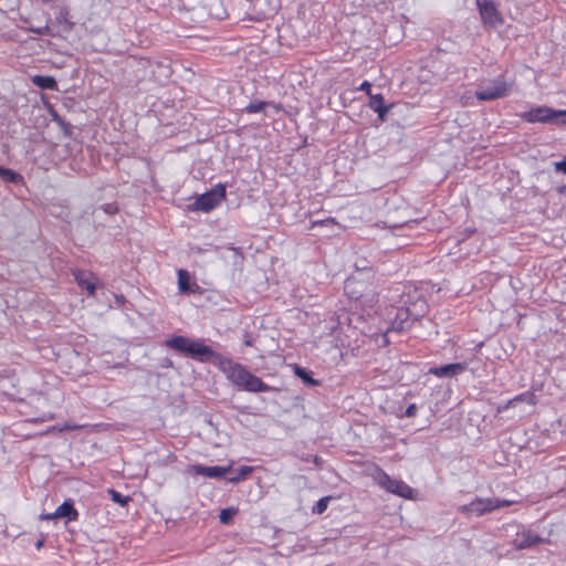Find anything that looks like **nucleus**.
Returning a JSON list of instances; mask_svg holds the SVG:
<instances>
[{
  "label": "nucleus",
  "instance_id": "1",
  "mask_svg": "<svg viewBox=\"0 0 566 566\" xmlns=\"http://www.w3.org/2000/svg\"><path fill=\"white\" fill-rule=\"evenodd\" d=\"M166 346L200 363H212L219 367L229 381L242 390L268 392L272 389L261 378L251 374L243 365L213 352L205 344L203 339H192L178 335L167 339Z\"/></svg>",
  "mask_w": 566,
  "mask_h": 566
},
{
  "label": "nucleus",
  "instance_id": "2",
  "mask_svg": "<svg viewBox=\"0 0 566 566\" xmlns=\"http://www.w3.org/2000/svg\"><path fill=\"white\" fill-rule=\"evenodd\" d=\"M514 87V80L504 74L484 78L478 86L475 96L479 101H494L507 96Z\"/></svg>",
  "mask_w": 566,
  "mask_h": 566
},
{
  "label": "nucleus",
  "instance_id": "3",
  "mask_svg": "<svg viewBox=\"0 0 566 566\" xmlns=\"http://www.w3.org/2000/svg\"><path fill=\"white\" fill-rule=\"evenodd\" d=\"M520 117L527 123L566 124V111H555L547 106L531 108Z\"/></svg>",
  "mask_w": 566,
  "mask_h": 566
},
{
  "label": "nucleus",
  "instance_id": "4",
  "mask_svg": "<svg viewBox=\"0 0 566 566\" xmlns=\"http://www.w3.org/2000/svg\"><path fill=\"white\" fill-rule=\"evenodd\" d=\"M513 502L507 500H500L496 497H476L471 503L461 506L459 510L469 515L481 516L490 513L496 509L510 506Z\"/></svg>",
  "mask_w": 566,
  "mask_h": 566
},
{
  "label": "nucleus",
  "instance_id": "5",
  "mask_svg": "<svg viewBox=\"0 0 566 566\" xmlns=\"http://www.w3.org/2000/svg\"><path fill=\"white\" fill-rule=\"evenodd\" d=\"M424 310L426 303L423 301H421L419 305L415 304L413 308H397L391 329L400 332L406 328H409L412 322L418 319L424 313Z\"/></svg>",
  "mask_w": 566,
  "mask_h": 566
},
{
  "label": "nucleus",
  "instance_id": "6",
  "mask_svg": "<svg viewBox=\"0 0 566 566\" xmlns=\"http://www.w3.org/2000/svg\"><path fill=\"white\" fill-rule=\"evenodd\" d=\"M226 198V188L218 185L210 191L196 198L191 205L192 210L209 212L214 209Z\"/></svg>",
  "mask_w": 566,
  "mask_h": 566
},
{
  "label": "nucleus",
  "instance_id": "7",
  "mask_svg": "<svg viewBox=\"0 0 566 566\" xmlns=\"http://www.w3.org/2000/svg\"><path fill=\"white\" fill-rule=\"evenodd\" d=\"M363 275V272H357L345 281L344 290L350 298L359 300L369 292H373V284L365 282Z\"/></svg>",
  "mask_w": 566,
  "mask_h": 566
},
{
  "label": "nucleus",
  "instance_id": "8",
  "mask_svg": "<svg viewBox=\"0 0 566 566\" xmlns=\"http://www.w3.org/2000/svg\"><path fill=\"white\" fill-rule=\"evenodd\" d=\"M378 483L388 492L403 499H412L413 490L401 480L392 479L384 471H379Z\"/></svg>",
  "mask_w": 566,
  "mask_h": 566
},
{
  "label": "nucleus",
  "instance_id": "9",
  "mask_svg": "<svg viewBox=\"0 0 566 566\" xmlns=\"http://www.w3.org/2000/svg\"><path fill=\"white\" fill-rule=\"evenodd\" d=\"M476 4L485 27L496 28L503 23V18L493 0H476Z\"/></svg>",
  "mask_w": 566,
  "mask_h": 566
},
{
  "label": "nucleus",
  "instance_id": "10",
  "mask_svg": "<svg viewBox=\"0 0 566 566\" xmlns=\"http://www.w3.org/2000/svg\"><path fill=\"white\" fill-rule=\"evenodd\" d=\"M192 471L196 474H199V475H202V476H206V478L220 479V478H224L227 475V473L231 472L232 468H231V465H228V467H219V465H216V467H205V465L198 464V465H193L192 467Z\"/></svg>",
  "mask_w": 566,
  "mask_h": 566
},
{
  "label": "nucleus",
  "instance_id": "11",
  "mask_svg": "<svg viewBox=\"0 0 566 566\" xmlns=\"http://www.w3.org/2000/svg\"><path fill=\"white\" fill-rule=\"evenodd\" d=\"M543 542V538L532 533L531 531H522L517 533L513 543L516 549H525Z\"/></svg>",
  "mask_w": 566,
  "mask_h": 566
},
{
  "label": "nucleus",
  "instance_id": "12",
  "mask_svg": "<svg viewBox=\"0 0 566 566\" xmlns=\"http://www.w3.org/2000/svg\"><path fill=\"white\" fill-rule=\"evenodd\" d=\"M467 369V365L462 363L448 364L440 367L430 368L429 373L438 377H450L458 375Z\"/></svg>",
  "mask_w": 566,
  "mask_h": 566
},
{
  "label": "nucleus",
  "instance_id": "13",
  "mask_svg": "<svg viewBox=\"0 0 566 566\" xmlns=\"http://www.w3.org/2000/svg\"><path fill=\"white\" fill-rule=\"evenodd\" d=\"M368 106L378 114V118L384 122L389 107L384 104V97L381 94H373L369 96Z\"/></svg>",
  "mask_w": 566,
  "mask_h": 566
},
{
  "label": "nucleus",
  "instance_id": "14",
  "mask_svg": "<svg viewBox=\"0 0 566 566\" xmlns=\"http://www.w3.org/2000/svg\"><path fill=\"white\" fill-rule=\"evenodd\" d=\"M272 108L275 113H279L282 111L281 104L274 103V102H265V101H258V102H251L248 104L244 108V111L249 114L253 113H261L265 112V108Z\"/></svg>",
  "mask_w": 566,
  "mask_h": 566
},
{
  "label": "nucleus",
  "instance_id": "15",
  "mask_svg": "<svg viewBox=\"0 0 566 566\" xmlns=\"http://www.w3.org/2000/svg\"><path fill=\"white\" fill-rule=\"evenodd\" d=\"M54 516H57V518L67 517L69 521H76L78 517V512L74 509V505L71 501H64L54 511Z\"/></svg>",
  "mask_w": 566,
  "mask_h": 566
},
{
  "label": "nucleus",
  "instance_id": "16",
  "mask_svg": "<svg viewBox=\"0 0 566 566\" xmlns=\"http://www.w3.org/2000/svg\"><path fill=\"white\" fill-rule=\"evenodd\" d=\"M74 277L78 286L88 291L91 295L95 293L96 286L92 281V274L83 271L74 272Z\"/></svg>",
  "mask_w": 566,
  "mask_h": 566
},
{
  "label": "nucleus",
  "instance_id": "17",
  "mask_svg": "<svg viewBox=\"0 0 566 566\" xmlns=\"http://www.w3.org/2000/svg\"><path fill=\"white\" fill-rule=\"evenodd\" d=\"M32 83L43 90L56 88V82L54 77L48 75H34L32 77Z\"/></svg>",
  "mask_w": 566,
  "mask_h": 566
},
{
  "label": "nucleus",
  "instance_id": "18",
  "mask_svg": "<svg viewBox=\"0 0 566 566\" xmlns=\"http://www.w3.org/2000/svg\"><path fill=\"white\" fill-rule=\"evenodd\" d=\"M517 402H525L527 405L534 406L537 402L536 395L533 391L520 394L513 399L509 400L507 407H514Z\"/></svg>",
  "mask_w": 566,
  "mask_h": 566
},
{
  "label": "nucleus",
  "instance_id": "19",
  "mask_svg": "<svg viewBox=\"0 0 566 566\" xmlns=\"http://www.w3.org/2000/svg\"><path fill=\"white\" fill-rule=\"evenodd\" d=\"M190 275L189 272L186 270H179L178 271V289L180 293H190Z\"/></svg>",
  "mask_w": 566,
  "mask_h": 566
},
{
  "label": "nucleus",
  "instance_id": "20",
  "mask_svg": "<svg viewBox=\"0 0 566 566\" xmlns=\"http://www.w3.org/2000/svg\"><path fill=\"white\" fill-rule=\"evenodd\" d=\"M0 178L3 181L11 184H20L22 181V176L15 172L12 169L0 167Z\"/></svg>",
  "mask_w": 566,
  "mask_h": 566
},
{
  "label": "nucleus",
  "instance_id": "21",
  "mask_svg": "<svg viewBox=\"0 0 566 566\" xmlns=\"http://www.w3.org/2000/svg\"><path fill=\"white\" fill-rule=\"evenodd\" d=\"M252 467H241L234 475L228 479V481L230 483H239L240 481L245 480L252 473Z\"/></svg>",
  "mask_w": 566,
  "mask_h": 566
},
{
  "label": "nucleus",
  "instance_id": "22",
  "mask_svg": "<svg viewBox=\"0 0 566 566\" xmlns=\"http://www.w3.org/2000/svg\"><path fill=\"white\" fill-rule=\"evenodd\" d=\"M237 510L233 507L223 509L220 512L219 518L222 524H229L233 516L235 515Z\"/></svg>",
  "mask_w": 566,
  "mask_h": 566
},
{
  "label": "nucleus",
  "instance_id": "23",
  "mask_svg": "<svg viewBox=\"0 0 566 566\" xmlns=\"http://www.w3.org/2000/svg\"><path fill=\"white\" fill-rule=\"evenodd\" d=\"M108 493H109L112 500L115 503L119 504L120 506H125L129 502V497L128 496H125L122 493H119V492H117V491H115L113 489L108 490Z\"/></svg>",
  "mask_w": 566,
  "mask_h": 566
},
{
  "label": "nucleus",
  "instance_id": "24",
  "mask_svg": "<svg viewBox=\"0 0 566 566\" xmlns=\"http://www.w3.org/2000/svg\"><path fill=\"white\" fill-rule=\"evenodd\" d=\"M329 501H331V496H325V497L319 499L317 501V503L315 504V506L313 507V513L323 514L326 511Z\"/></svg>",
  "mask_w": 566,
  "mask_h": 566
},
{
  "label": "nucleus",
  "instance_id": "25",
  "mask_svg": "<svg viewBox=\"0 0 566 566\" xmlns=\"http://www.w3.org/2000/svg\"><path fill=\"white\" fill-rule=\"evenodd\" d=\"M142 67L144 70H154V69H164V67H171L170 65L166 64L164 61H150L146 60L143 62Z\"/></svg>",
  "mask_w": 566,
  "mask_h": 566
},
{
  "label": "nucleus",
  "instance_id": "26",
  "mask_svg": "<svg viewBox=\"0 0 566 566\" xmlns=\"http://www.w3.org/2000/svg\"><path fill=\"white\" fill-rule=\"evenodd\" d=\"M295 373H296V375H297L301 379H303V381H304V382H306V384H308V385H317V384H318V381H317V380L313 379V378L310 376V374H308L305 369H303V368H301V367H296Z\"/></svg>",
  "mask_w": 566,
  "mask_h": 566
},
{
  "label": "nucleus",
  "instance_id": "27",
  "mask_svg": "<svg viewBox=\"0 0 566 566\" xmlns=\"http://www.w3.org/2000/svg\"><path fill=\"white\" fill-rule=\"evenodd\" d=\"M77 428H78V426H75V424H74V426H71V424H69V423H65L63 427H55V426H52V427L48 428V429L43 432V434H48V433L55 432V431H57V432H62L63 430H74V429H77Z\"/></svg>",
  "mask_w": 566,
  "mask_h": 566
},
{
  "label": "nucleus",
  "instance_id": "28",
  "mask_svg": "<svg viewBox=\"0 0 566 566\" xmlns=\"http://www.w3.org/2000/svg\"><path fill=\"white\" fill-rule=\"evenodd\" d=\"M31 31H33L34 33H36L39 35H48L50 33V28L46 24V25L41 27V28L31 29Z\"/></svg>",
  "mask_w": 566,
  "mask_h": 566
},
{
  "label": "nucleus",
  "instance_id": "29",
  "mask_svg": "<svg viewBox=\"0 0 566 566\" xmlns=\"http://www.w3.org/2000/svg\"><path fill=\"white\" fill-rule=\"evenodd\" d=\"M555 168L557 171L566 174V156L563 158V160L555 163Z\"/></svg>",
  "mask_w": 566,
  "mask_h": 566
},
{
  "label": "nucleus",
  "instance_id": "30",
  "mask_svg": "<svg viewBox=\"0 0 566 566\" xmlns=\"http://www.w3.org/2000/svg\"><path fill=\"white\" fill-rule=\"evenodd\" d=\"M370 87H371L370 83H369V82H367V81H365V82H363V83H361V85H360V87H359V88H360L361 91H365V92L370 96V95H373V94L370 93Z\"/></svg>",
  "mask_w": 566,
  "mask_h": 566
},
{
  "label": "nucleus",
  "instance_id": "31",
  "mask_svg": "<svg viewBox=\"0 0 566 566\" xmlns=\"http://www.w3.org/2000/svg\"><path fill=\"white\" fill-rule=\"evenodd\" d=\"M416 411H417V407L415 405H410L407 409H406V416L407 417H413L416 415Z\"/></svg>",
  "mask_w": 566,
  "mask_h": 566
},
{
  "label": "nucleus",
  "instance_id": "32",
  "mask_svg": "<svg viewBox=\"0 0 566 566\" xmlns=\"http://www.w3.org/2000/svg\"><path fill=\"white\" fill-rule=\"evenodd\" d=\"M40 518H41V520L50 521V520H55V518H57V516H54V512H53V513H48V514H41V515H40Z\"/></svg>",
  "mask_w": 566,
  "mask_h": 566
},
{
  "label": "nucleus",
  "instance_id": "33",
  "mask_svg": "<svg viewBox=\"0 0 566 566\" xmlns=\"http://www.w3.org/2000/svg\"><path fill=\"white\" fill-rule=\"evenodd\" d=\"M105 211H106L107 213H113V212L115 211V209H113L112 205H107V206L105 207Z\"/></svg>",
  "mask_w": 566,
  "mask_h": 566
},
{
  "label": "nucleus",
  "instance_id": "34",
  "mask_svg": "<svg viewBox=\"0 0 566 566\" xmlns=\"http://www.w3.org/2000/svg\"><path fill=\"white\" fill-rule=\"evenodd\" d=\"M44 544V541L43 539H39L36 543H35V548L36 549H40Z\"/></svg>",
  "mask_w": 566,
  "mask_h": 566
},
{
  "label": "nucleus",
  "instance_id": "35",
  "mask_svg": "<svg viewBox=\"0 0 566 566\" xmlns=\"http://www.w3.org/2000/svg\"><path fill=\"white\" fill-rule=\"evenodd\" d=\"M324 222H331L334 223V219H328L326 221L315 222L314 224L324 223Z\"/></svg>",
  "mask_w": 566,
  "mask_h": 566
},
{
  "label": "nucleus",
  "instance_id": "36",
  "mask_svg": "<svg viewBox=\"0 0 566 566\" xmlns=\"http://www.w3.org/2000/svg\"><path fill=\"white\" fill-rule=\"evenodd\" d=\"M244 345L245 346H251L252 345V340L251 339H245L244 340Z\"/></svg>",
  "mask_w": 566,
  "mask_h": 566
},
{
  "label": "nucleus",
  "instance_id": "37",
  "mask_svg": "<svg viewBox=\"0 0 566 566\" xmlns=\"http://www.w3.org/2000/svg\"><path fill=\"white\" fill-rule=\"evenodd\" d=\"M57 19H59L60 21H61V20H63V19H65V18H64V13H61V14H60V17H59Z\"/></svg>",
  "mask_w": 566,
  "mask_h": 566
}]
</instances>
